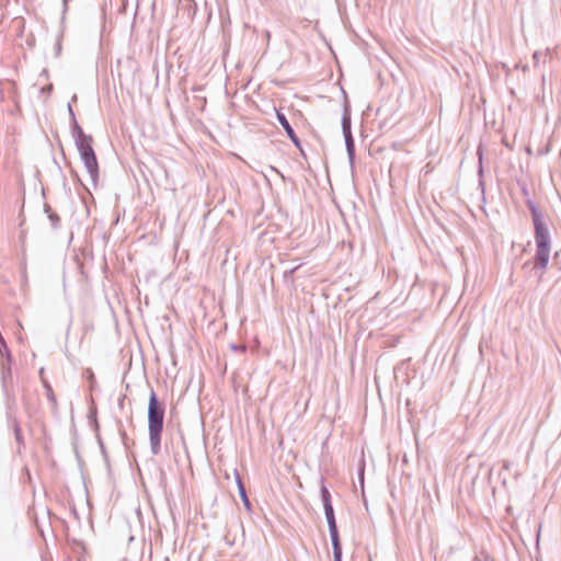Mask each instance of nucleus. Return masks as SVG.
Masks as SVG:
<instances>
[{"mask_svg":"<svg viewBox=\"0 0 561 561\" xmlns=\"http://www.w3.org/2000/svg\"><path fill=\"white\" fill-rule=\"evenodd\" d=\"M44 210L47 214V217L51 224V227L54 229H57L60 225V217L58 216V214L53 211V209L50 208V206L48 204L44 205Z\"/></svg>","mask_w":561,"mask_h":561,"instance_id":"1a4fd4ad","label":"nucleus"},{"mask_svg":"<svg viewBox=\"0 0 561 561\" xmlns=\"http://www.w3.org/2000/svg\"><path fill=\"white\" fill-rule=\"evenodd\" d=\"M528 208L530 210L531 219H533L534 224H536L537 220L538 221L546 220L543 214L538 209V207L533 202H528Z\"/></svg>","mask_w":561,"mask_h":561,"instance_id":"9d476101","label":"nucleus"},{"mask_svg":"<svg viewBox=\"0 0 561 561\" xmlns=\"http://www.w3.org/2000/svg\"><path fill=\"white\" fill-rule=\"evenodd\" d=\"M482 168L480 167L479 174L482 175Z\"/></svg>","mask_w":561,"mask_h":561,"instance_id":"393cba45","label":"nucleus"},{"mask_svg":"<svg viewBox=\"0 0 561 561\" xmlns=\"http://www.w3.org/2000/svg\"><path fill=\"white\" fill-rule=\"evenodd\" d=\"M344 140H345V147H346V152H347L348 160H350L351 164H353L354 159H355V142H354V138H353L352 135H347V136H344Z\"/></svg>","mask_w":561,"mask_h":561,"instance_id":"0eeeda50","label":"nucleus"},{"mask_svg":"<svg viewBox=\"0 0 561 561\" xmlns=\"http://www.w3.org/2000/svg\"><path fill=\"white\" fill-rule=\"evenodd\" d=\"M46 396H47V399L51 402L53 408L56 409L57 408V400H56V397L54 394V391H53L51 387H48V391L46 392Z\"/></svg>","mask_w":561,"mask_h":561,"instance_id":"4468645a","label":"nucleus"},{"mask_svg":"<svg viewBox=\"0 0 561 561\" xmlns=\"http://www.w3.org/2000/svg\"><path fill=\"white\" fill-rule=\"evenodd\" d=\"M296 271V267L295 268H291L288 271V274H293L294 272ZM287 274V272H285V275Z\"/></svg>","mask_w":561,"mask_h":561,"instance_id":"4be33fe9","label":"nucleus"},{"mask_svg":"<svg viewBox=\"0 0 561 561\" xmlns=\"http://www.w3.org/2000/svg\"><path fill=\"white\" fill-rule=\"evenodd\" d=\"M80 158L91 178L93 185H96L99 179V163L95 156V152L92 148V144H84L80 147H77Z\"/></svg>","mask_w":561,"mask_h":561,"instance_id":"20e7f679","label":"nucleus"},{"mask_svg":"<svg viewBox=\"0 0 561 561\" xmlns=\"http://www.w3.org/2000/svg\"><path fill=\"white\" fill-rule=\"evenodd\" d=\"M44 387L46 389V392L48 391V387H50V385L48 382H44Z\"/></svg>","mask_w":561,"mask_h":561,"instance_id":"412c9836","label":"nucleus"},{"mask_svg":"<svg viewBox=\"0 0 561 561\" xmlns=\"http://www.w3.org/2000/svg\"><path fill=\"white\" fill-rule=\"evenodd\" d=\"M89 379H90V388L93 389L94 387V383H95V379H94V375L92 371H90V376H89Z\"/></svg>","mask_w":561,"mask_h":561,"instance_id":"f3484780","label":"nucleus"},{"mask_svg":"<svg viewBox=\"0 0 561 561\" xmlns=\"http://www.w3.org/2000/svg\"><path fill=\"white\" fill-rule=\"evenodd\" d=\"M99 443H100V447H101L102 451L104 453V445L100 438H99Z\"/></svg>","mask_w":561,"mask_h":561,"instance_id":"aec40b11","label":"nucleus"},{"mask_svg":"<svg viewBox=\"0 0 561 561\" xmlns=\"http://www.w3.org/2000/svg\"><path fill=\"white\" fill-rule=\"evenodd\" d=\"M480 186L482 187V193H484L483 182L480 181Z\"/></svg>","mask_w":561,"mask_h":561,"instance_id":"5701e85b","label":"nucleus"},{"mask_svg":"<svg viewBox=\"0 0 561 561\" xmlns=\"http://www.w3.org/2000/svg\"><path fill=\"white\" fill-rule=\"evenodd\" d=\"M333 548V559L334 561H342V546H332Z\"/></svg>","mask_w":561,"mask_h":561,"instance_id":"ddd939ff","label":"nucleus"},{"mask_svg":"<svg viewBox=\"0 0 561 561\" xmlns=\"http://www.w3.org/2000/svg\"><path fill=\"white\" fill-rule=\"evenodd\" d=\"M352 122H351V115L346 111L344 112L342 116V131L343 136L352 135Z\"/></svg>","mask_w":561,"mask_h":561,"instance_id":"9b49d317","label":"nucleus"},{"mask_svg":"<svg viewBox=\"0 0 561 561\" xmlns=\"http://www.w3.org/2000/svg\"><path fill=\"white\" fill-rule=\"evenodd\" d=\"M503 468L506 469V470L510 469V462L508 461H504Z\"/></svg>","mask_w":561,"mask_h":561,"instance_id":"6ab92c4d","label":"nucleus"},{"mask_svg":"<svg viewBox=\"0 0 561 561\" xmlns=\"http://www.w3.org/2000/svg\"><path fill=\"white\" fill-rule=\"evenodd\" d=\"M62 1H64V5L66 7L69 0H62Z\"/></svg>","mask_w":561,"mask_h":561,"instance_id":"b1692460","label":"nucleus"},{"mask_svg":"<svg viewBox=\"0 0 561 561\" xmlns=\"http://www.w3.org/2000/svg\"><path fill=\"white\" fill-rule=\"evenodd\" d=\"M68 112L71 119V135L75 139L76 147H80L84 144H92V136L84 134L83 129L76 119V115L72 111L71 104H68Z\"/></svg>","mask_w":561,"mask_h":561,"instance_id":"39448f33","label":"nucleus"},{"mask_svg":"<svg viewBox=\"0 0 561 561\" xmlns=\"http://www.w3.org/2000/svg\"><path fill=\"white\" fill-rule=\"evenodd\" d=\"M541 56H542V54L540 51L534 53L533 59H534L535 66H537L539 64Z\"/></svg>","mask_w":561,"mask_h":561,"instance_id":"2eb2a0df","label":"nucleus"},{"mask_svg":"<svg viewBox=\"0 0 561 561\" xmlns=\"http://www.w3.org/2000/svg\"><path fill=\"white\" fill-rule=\"evenodd\" d=\"M165 405L159 401L157 393L151 389L148 402V432L151 454L157 456L161 451V435L164 424Z\"/></svg>","mask_w":561,"mask_h":561,"instance_id":"f257e3e1","label":"nucleus"},{"mask_svg":"<svg viewBox=\"0 0 561 561\" xmlns=\"http://www.w3.org/2000/svg\"><path fill=\"white\" fill-rule=\"evenodd\" d=\"M121 435H122L123 440L125 442V439L127 438L126 432H125V431H122V432H121Z\"/></svg>","mask_w":561,"mask_h":561,"instance_id":"a211bd4d","label":"nucleus"},{"mask_svg":"<svg viewBox=\"0 0 561 561\" xmlns=\"http://www.w3.org/2000/svg\"><path fill=\"white\" fill-rule=\"evenodd\" d=\"M12 427H13V432H14L15 442L19 446L18 451L21 453V448L24 447V438L22 435L21 426L16 420H13Z\"/></svg>","mask_w":561,"mask_h":561,"instance_id":"6e6552de","label":"nucleus"},{"mask_svg":"<svg viewBox=\"0 0 561 561\" xmlns=\"http://www.w3.org/2000/svg\"><path fill=\"white\" fill-rule=\"evenodd\" d=\"M231 348H232L233 351H239V350H240V351H242V352H245V351H247V346H245V345H236V344H232V345H231Z\"/></svg>","mask_w":561,"mask_h":561,"instance_id":"dca6fc26","label":"nucleus"},{"mask_svg":"<svg viewBox=\"0 0 561 561\" xmlns=\"http://www.w3.org/2000/svg\"><path fill=\"white\" fill-rule=\"evenodd\" d=\"M534 228L536 243V253L534 256L535 267L543 272L546 271L550 259L551 236L547 220H537L536 224H534Z\"/></svg>","mask_w":561,"mask_h":561,"instance_id":"f03ea898","label":"nucleus"},{"mask_svg":"<svg viewBox=\"0 0 561 561\" xmlns=\"http://www.w3.org/2000/svg\"><path fill=\"white\" fill-rule=\"evenodd\" d=\"M320 493H321V500L323 503L324 515L327 518L332 546L341 545L339 529H337L334 510H333L332 500H331V494L323 482L321 484Z\"/></svg>","mask_w":561,"mask_h":561,"instance_id":"7ed1b4c3","label":"nucleus"},{"mask_svg":"<svg viewBox=\"0 0 561 561\" xmlns=\"http://www.w3.org/2000/svg\"><path fill=\"white\" fill-rule=\"evenodd\" d=\"M276 118L278 121V123L280 124V126L284 128L287 137L291 140V142L297 147V148H301V144H300V140L298 138V136L296 135L294 128L291 127V125L289 124L287 117L285 116V114L280 111H276Z\"/></svg>","mask_w":561,"mask_h":561,"instance_id":"423d86ee","label":"nucleus"},{"mask_svg":"<svg viewBox=\"0 0 561 561\" xmlns=\"http://www.w3.org/2000/svg\"><path fill=\"white\" fill-rule=\"evenodd\" d=\"M237 482H238V489H239L240 497H241V500H242V502H243L244 506H245L248 510H250V505H251V504H250V501H249V499H248V495H247L245 489H244V486H243V484H242V482H241V480H240V478H239V477L237 478Z\"/></svg>","mask_w":561,"mask_h":561,"instance_id":"f8f14e48","label":"nucleus"}]
</instances>
